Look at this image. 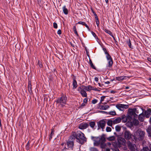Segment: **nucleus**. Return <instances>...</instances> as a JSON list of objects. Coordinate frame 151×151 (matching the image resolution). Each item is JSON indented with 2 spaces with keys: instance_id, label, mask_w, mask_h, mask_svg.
Returning a JSON list of instances; mask_svg holds the SVG:
<instances>
[{
  "instance_id": "obj_1",
  "label": "nucleus",
  "mask_w": 151,
  "mask_h": 151,
  "mask_svg": "<svg viewBox=\"0 0 151 151\" xmlns=\"http://www.w3.org/2000/svg\"><path fill=\"white\" fill-rule=\"evenodd\" d=\"M106 135L104 134H102L101 136L98 137H91V139H93L94 138H96V139H93V145L96 146H100L101 148L104 149L106 146V144L105 143L106 139L105 138Z\"/></svg>"
},
{
  "instance_id": "obj_2",
  "label": "nucleus",
  "mask_w": 151,
  "mask_h": 151,
  "mask_svg": "<svg viewBox=\"0 0 151 151\" xmlns=\"http://www.w3.org/2000/svg\"><path fill=\"white\" fill-rule=\"evenodd\" d=\"M71 136L74 137V139H76L77 142L82 145L87 141V139L85 137L84 134L81 132H74Z\"/></svg>"
},
{
  "instance_id": "obj_3",
  "label": "nucleus",
  "mask_w": 151,
  "mask_h": 151,
  "mask_svg": "<svg viewBox=\"0 0 151 151\" xmlns=\"http://www.w3.org/2000/svg\"><path fill=\"white\" fill-rule=\"evenodd\" d=\"M144 132L140 130H138L134 134V136L135 139L134 141L142 140H143L145 135Z\"/></svg>"
},
{
  "instance_id": "obj_4",
  "label": "nucleus",
  "mask_w": 151,
  "mask_h": 151,
  "mask_svg": "<svg viewBox=\"0 0 151 151\" xmlns=\"http://www.w3.org/2000/svg\"><path fill=\"white\" fill-rule=\"evenodd\" d=\"M124 138L127 140L128 141L130 140L132 142L134 141L135 138L134 135H133L129 130H127L126 128L124 131Z\"/></svg>"
},
{
  "instance_id": "obj_5",
  "label": "nucleus",
  "mask_w": 151,
  "mask_h": 151,
  "mask_svg": "<svg viewBox=\"0 0 151 151\" xmlns=\"http://www.w3.org/2000/svg\"><path fill=\"white\" fill-rule=\"evenodd\" d=\"M67 97L66 95L62 94L60 97L58 98L56 101L57 104H60L61 106L63 107L64 105L67 102Z\"/></svg>"
},
{
  "instance_id": "obj_6",
  "label": "nucleus",
  "mask_w": 151,
  "mask_h": 151,
  "mask_svg": "<svg viewBox=\"0 0 151 151\" xmlns=\"http://www.w3.org/2000/svg\"><path fill=\"white\" fill-rule=\"evenodd\" d=\"M74 138L73 136H70L67 142V145L68 149H70L71 150L73 149L74 146Z\"/></svg>"
},
{
  "instance_id": "obj_7",
  "label": "nucleus",
  "mask_w": 151,
  "mask_h": 151,
  "mask_svg": "<svg viewBox=\"0 0 151 151\" xmlns=\"http://www.w3.org/2000/svg\"><path fill=\"white\" fill-rule=\"evenodd\" d=\"M117 140L119 147H120L122 145L124 146L126 145V142L124 138L119 137H118Z\"/></svg>"
},
{
  "instance_id": "obj_8",
  "label": "nucleus",
  "mask_w": 151,
  "mask_h": 151,
  "mask_svg": "<svg viewBox=\"0 0 151 151\" xmlns=\"http://www.w3.org/2000/svg\"><path fill=\"white\" fill-rule=\"evenodd\" d=\"M106 124V122L103 119L97 122L98 128V130L101 128L102 130L104 129L105 126Z\"/></svg>"
},
{
  "instance_id": "obj_9",
  "label": "nucleus",
  "mask_w": 151,
  "mask_h": 151,
  "mask_svg": "<svg viewBox=\"0 0 151 151\" xmlns=\"http://www.w3.org/2000/svg\"><path fill=\"white\" fill-rule=\"evenodd\" d=\"M128 105H125L122 104H117L116 105V107L120 111H123L124 109H127L129 108Z\"/></svg>"
},
{
  "instance_id": "obj_10",
  "label": "nucleus",
  "mask_w": 151,
  "mask_h": 151,
  "mask_svg": "<svg viewBox=\"0 0 151 151\" xmlns=\"http://www.w3.org/2000/svg\"><path fill=\"white\" fill-rule=\"evenodd\" d=\"M106 58L108 61V65L107 67L109 68L111 67L113 64V61L111 56H110Z\"/></svg>"
},
{
  "instance_id": "obj_11",
  "label": "nucleus",
  "mask_w": 151,
  "mask_h": 151,
  "mask_svg": "<svg viewBox=\"0 0 151 151\" xmlns=\"http://www.w3.org/2000/svg\"><path fill=\"white\" fill-rule=\"evenodd\" d=\"M136 111V108L133 109L129 108L128 109V114L133 116L134 114H135V112Z\"/></svg>"
},
{
  "instance_id": "obj_12",
  "label": "nucleus",
  "mask_w": 151,
  "mask_h": 151,
  "mask_svg": "<svg viewBox=\"0 0 151 151\" xmlns=\"http://www.w3.org/2000/svg\"><path fill=\"white\" fill-rule=\"evenodd\" d=\"M89 126V124L87 123H84L81 124L79 127V128L83 129L87 128Z\"/></svg>"
},
{
  "instance_id": "obj_13",
  "label": "nucleus",
  "mask_w": 151,
  "mask_h": 151,
  "mask_svg": "<svg viewBox=\"0 0 151 151\" xmlns=\"http://www.w3.org/2000/svg\"><path fill=\"white\" fill-rule=\"evenodd\" d=\"M28 91L30 94H32L33 93L32 91V86L31 84V81H28Z\"/></svg>"
},
{
  "instance_id": "obj_14",
  "label": "nucleus",
  "mask_w": 151,
  "mask_h": 151,
  "mask_svg": "<svg viewBox=\"0 0 151 151\" xmlns=\"http://www.w3.org/2000/svg\"><path fill=\"white\" fill-rule=\"evenodd\" d=\"M145 116L144 113L142 112L140 114L138 117V119L141 122H143L145 119Z\"/></svg>"
},
{
  "instance_id": "obj_15",
  "label": "nucleus",
  "mask_w": 151,
  "mask_h": 151,
  "mask_svg": "<svg viewBox=\"0 0 151 151\" xmlns=\"http://www.w3.org/2000/svg\"><path fill=\"white\" fill-rule=\"evenodd\" d=\"M127 145L129 148L131 150H133L134 149L133 145L130 141H128Z\"/></svg>"
},
{
  "instance_id": "obj_16",
  "label": "nucleus",
  "mask_w": 151,
  "mask_h": 151,
  "mask_svg": "<svg viewBox=\"0 0 151 151\" xmlns=\"http://www.w3.org/2000/svg\"><path fill=\"white\" fill-rule=\"evenodd\" d=\"M140 151H151V145H150L149 147H144Z\"/></svg>"
},
{
  "instance_id": "obj_17",
  "label": "nucleus",
  "mask_w": 151,
  "mask_h": 151,
  "mask_svg": "<svg viewBox=\"0 0 151 151\" xmlns=\"http://www.w3.org/2000/svg\"><path fill=\"white\" fill-rule=\"evenodd\" d=\"M121 121V117H118L116 118L115 120L113 121V124H115L120 123Z\"/></svg>"
},
{
  "instance_id": "obj_18",
  "label": "nucleus",
  "mask_w": 151,
  "mask_h": 151,
  "mask_svg": "<svg viewBox=\"0 0 151 151\" xmlns=\"http://www.w3.org/2000/svg\"><path fill=\"white\" fill-rule=\"evenodd\" d=\"M81 24L85 26L88 29V30L89 31H90V28H89V27L87 25V24L84 22H81V21H79L78 22V23H77L76 24Z\"/></svg>"
},
{
  "instance_id": "obj_19",
  "label": "nucleus",
  "mask_w": 151,
  "mask_h": 151,
  "mask_svg": "<svg viewBox=\"0 0 151 151\" xmlns=\"http://www.w3.org/2000/svg\"><path fill=\"white\" fill-rule=\"evenodd\" d=\"M104 31L105 32L109 34L113 38L114 40L116 41V40L115 37L113 35L112 32L110 30H108L106 29H105L104 30Z\"/></svg>"
},
{
  "instance_id": "obj_20",
  "label": "nucleus",
  "mask_w": 151,
  "mask_h": 151,
  "mask_svg": "<svg viewBox=\"0 0 151 151\" xmlns=\"http://www.w3.org/2000/svg\"><path fill=\"white\" fill-rule=\"evenodd\" d=\"M73 89H75L77 87L78 85L77 82L75 78H73Z\"/></svg>"
},
{
  "instance_id": "obj_21",
  "label": "nucleus",
  "mask_w": 151,
  "mask_h": 151,
  "mask_svg": "<svg viewBox=\"0 0 151 151\" xmlns=\"http://www.w3.org/2000/svg\"><path fill=\"white\" fill-rule=\"evenodd\" d=\"M109 107V106L108 105H100L99 106V109L101 110H106Z\"/></svg>"
},
{
  "instance_id": "obj_22",
  "label": "nucleus",
  "mask_w": 151,
  "mask_h": 151,
  "mask_svg": "<svg viewBox=\"0 0 151 151\" xmlns=\"http://www.w3.org/2000/svg\"><path fill=\"white\" fill-rule=\"evenodd\" d=\"M144 115L146 118H149L151 115V114L147 110L145 111L144 112Z\"/></svg>"
},
{
  "instance_id": "obj_23",
  "label": "nucleus",
  "mask_w": 151,
  "mask_h": 151,
  "mask_svg": "<svg viewBox=\"0 0 151 151\" xmlns=\"http://www.w3.org/2000/svg\"><path fill=\"white\" fill-rule=\"evenodd\" d=\"M121 120L122 122L125 123L127 122V119H126V117L124 115H123L121 117Z\"/></svg>"
},
{
  "instance_id": "obj_24",
  "label": "nucleus",
  "mask_w": 151,
  "mask_h": 151,
  "mask_svg": "<svg viewBox=\"0 0 151 151\" xmlns=\"http://www.w3.org/2000/svg\"><path fill=\"white\" fill-rule=\"evenodd\" d=\"M103 50L104 51L105 54L106 55V58L110 56V55H109V53L108 52L106 48L103 47Z\"/></svg>"
},
{
  "instance_id": "obj_25",
  "label": "nucleus",
  "mask_w": 151,
  "mask_h": 151,
  "mask_svg": "<svg viewBox=\"0 0 151 151\" xmlns=\"http://www.w3.org/2000/svg\"><path fill=\"white\" fill-rule=\"evenodd\" d=\"M132 122L133 124L135 126H137L139 124V121L136 119H133Z\"/></svg>"
},
{
  "instance_id": "obj_26",
  "label": "nucleus",
  "mask_w": 151,
  "mask_h": 151,
  "mask_svg": "<svg viewBox=\"0 0 151 151\" xmlns=\"http://www.w3.org/2000/svg\"><path fill=\"white\" fill-rule=\"evenodd\" d=\"M63 12L66 15H67L68 14V10L66 8L65 6H64L63 7Z\"/></svg>"
},
{
  "instance_id": "obj_27",
  "label": "nucleus",
  "mask_w": 151,
  "mask_h": 151,
  "mask_svg": "<svg viewBox=\"0 0 151 151\" xmlns=\"http://www.w3.org/2000/svg\"><path fill=\"white\" fill-rule=\"evenodd\" d=\"M126 119H127V122L128 120V122H131L133 119V116L128 114L126 117Z\"/></svg>"
},
{
  "instance_id": "obj_28",
  "label": "nucleus",
  "mask_w": 151,
  "mask_h": 151,
  "mask_svg": "<svg viewBox=\"0 0 151 151\" xmlns=\"http://www.w3.org/2000/svg\"><path fill=\"white\" fill-rule=\"evenodd\" d=\"M112 145L114 147V148L116 147H119V146L118 145V142H112Z\"/></svg>"
},
{
  "instance_id": "obj_29",
  "label": "nucleus",
  "mask_w": 151,
  "mask_h": 151,
  "mask_svg": "<svg viewBox=\"0 0 151 151\" xmlns=\"http://www.w3.org/2000/svg\"><path fill=\"white\" fill-rule=\"evenodd\" d=\"M81 95L83 97H87V94L86 92L84 91V90L83 89L82 91H81L80 92Z\"/></svg>"
},
{
  "instance_id": "obj_30",
  "label": "nucleus",
  "mask_w": 151,
  "mask_h": 151,
  "mask_svg": "<svg viewBox=\"0 0 151 151\" xmlns=\"http://www.w3.org/2000/svg\"><path fill=\"white\" fill-rule=\"evenodd\" d=\"M89 63L91 67L93 69L96 70V67L93 65L91 60L89 58Z\"/></svg>"
},
{
  "instance_id": "obj_31",
  "label": "nucleus",
  "mask_w": 151,
  "mask_h": 151,
  "mask_svg": "<svg viewBox=\"0 0 151 151\" xmlns=\"http://www.w3.org/2000/svg\"><path fill=\"white\" fill-rule=\"evenodd\" d=\"M127 44L128 45V46H129L130 48L132 49L133 48V47L132 45V44L130 39H129V40L127 41Z\"/></svg>"
},
{
  "instance_id": "obj_32",
  "label": "nucleus",
  "mask_w": 151,
  "mask_h": 151,
  "mask_svg": "<svg viewBox=\"0 0 151 151\" xmlns=\"http://www.w3.org/2000/svg\"><path fill=\"white\" fill-rule=\"evenodd\" d=\"M90 126L92 128L94 127L95 125V123L94 122L91 121L89 123Z\"/></svg>"
},
{
  "instance_id": "obj_33",
  "label": "nucleus",
  "mask_w": 151,
  "mask_h": 151,
  "mask_svg": "<svg viewBox=\"0 0 151 151\" xmlns=\"http://www.w3.org/2000/svg\"><path fill=\"white\" fill-rule=\"evenodd\" d=\"M54 134V130L53 129H51V132L49 136V139L50 140L52 138V136Z\"/></svg>"
},
{
  "instance_id": "obj_34",
  "label": "nucleus",
  "mask_w": 151,
  "mask_h": 151,
  "mask_svg": "<svg viewBox=\"0 0 151 151\" xmlns=\"http://www.w3.org/2000/svg\"><path fill=\"white\" fill-rule=\"evenodd\" d=\"M112 123H113V121L111 120H108L107 123L108 125L111 127H112Z\"/></svg>"
},
{
  "instance_id": "obj_35",
  "label": "nucleus",
  "mask_w": 151,
  "mask_h": 151,
  "mask_svg": "<svg viewBox=\"0 0 151 151\" xmlns=\"http://www.w3.org/2000/svg\"><path fill=\"white\" fill-rule=\"evenodd\" d=\"M115 129L116 132H119L121 130V127L119 125H117L115 127Z\"/></svg>"
},
{
  "instance_id": "obj_36",
  "label": "nucleus",
  "mask_w": 151,
  "mask_h": 151,
  "mask_svg": "<svg viewBox=\"0 0 151 151\" xmlns=\"http://www.w3.org/2000/svg\"><path fill=\"white\" fill-rule=\"evenodd\" d=\"M116 80L118 81H122L123 80V78L122 76L116 77Z\"/></svg>"
},
{
  "instance_id": "obj_37",
  "label": "nucleus",
  "mask_w": 151,
  "mask_h": 151,
  "mask_svg": "<svg viewBox=\"0 0 151 151\" xmlns=\"http://www.w3.org/2000/svg\"><path fill=\"white\" fill-rule=\"evenodd\" d=\"M108 114L113 116L116 115V113L115 111L109 112Z\"/></svg>"
},
{
  "instance_id": "obj_38",
  "label": "nucleus",
  "mask_w": 151,
  "mask_h": 151,
  "mask_svg": "<svg viewBox=\"0 0 151 151\" xmlns=\"http://www.w3.org/2000/svg\"><path fill=\"white\" fill-rule=\"evenodd\" d=\"M115 137L114 136H112L107 138V139L109 141H113L115 139Z\"/></svg>"
},
{
  "instance_id": "obj_39",
  "label": "nucleus",
  "mask_w": 151,
  "mask_h": 151,
  "mask_svg": "<svg viewBox=\"0 0 151 151\" xmlns=\"http://www.w3.org/2000/svg\"><path fill=\"white\" fill-rule=\"evenodd\" d=\"M87 88L88 90H87V91H89L91 90H93V87L89 85L88 86Z\"/></svg>"
},
{
  "instance_id": "obj_40",
  "label": "nucleus",
  "mask_w": 151,
  "mask_h": 151,
  "mask_svg": "<svg viewBox=\"0 0 151 151\" xmlns=\"http://www.w3.org/2000/svg\"><path fill=\"white\" fill-rule=\"evenodd\" d=\"M90 150V151H98V150L97 148L94 147H91Z\"/></svg>"
},
{
  "instance_id": "obj_41",
  "label": "nucleus",
  "mask_w": 151,
  "mask_h": 151,
  "mask_svg": "<svg viewBox=\"0 0 151 151\" xmlns=\"http://www.w3.org/2000/svg\"><path fill=\"white\" fill-rule=\"evenodd\" d=\"M30 144L29 141L27 143L26 145V148L27 150H28L29 149Z\"/></svg>"
},
{
  "instance_id": "obj_42",
  "label": "nucleus",
  "mask_w": 151,
  "mask_h": 151,
  "mask_svg": "<svg viewBox=\"0 0 151 151\" xmlns=\"http://www.w3.org/2000/svg\"><path fill=\"white\" fill-rule=\"evenodd\" d=\"M147 131L148 134H150V132H151V126H149L148 127L147 129Z\"/></svg>"
},
{
  "instance_id": "obj_43",
  "label": "nucleus",
  "mask_w": 151,
  "mask_h": 151,
  "mask_svg": "<svg viewBox=\"0 0 151 151\" xmlns=\"http://www.w3.org/2000/svg\"><path fill=\"white\" fill-rule=\"evenodd\" d=\"M91 33L92 35L96 39H97L98 38V36L96 35L94 32H93V31H91Z\"/></svg>"
},
{
  "instance_id": "obj_44",
  "label": "nucleus",
  "mask_w": 151,
  "mask_h": 151,
  "mask_svg": "<svg viewBox=\"0 0 151 151\" xmlns=\"http://www.w3.org/2000/svg\"><path fill=\"white\" fill-rule=\"evenodd\" d=\"M106 130L107 132H110L111 131V129L110 127H107L106 128Z\"/></svg>"
},
{
  "instance_id": "obj_45",
  "label": "nucleus",
  "mask_w": 151,
  "mask_h": 151,
  "mask_svg": "<svg viewBox=\"0 0 151 151\" xmlns=\"http://www.w3.org/2000/svg\"><path fill=\"white\" fill-rule=\"evenodd\" d=\"M96 22L97 26L98 27H99V19H96Z\"/></svg>"
},
{
  "instance_id": "obj_46",
  "label": "nucleus",
  "mask_w": 151,
  "mask_h": 151,
  "mask_svg": "<svg viewBox=\"0 0 151 151\" xmlns=\"http://www.w3.org/2000/svg\"><path fill=\"white\" fill-rule=\"evenodd\" d=\"M38 65L40 68H42V65L40 60L38 61Z\"/></svg>"
},
{
  "instance_id": "obj_47",
  "label": "nucleus",
  "mask_w": 151,
  "mask_h": 151,
  "mask_svg": "<svg viewBox=\"0 0 151 151\" xmlns=\"http://www.w3.org/2000/svg\"><path fill=\"white\" fill-rule=\"evenodd\" d=\"M53 26L54 28L57 29L58 28V25L57 23L56 22H54L53 23Z\"/></svg>"
},
{
  "instance_id": "obj_48",
  "label": "nucleus",
  "mask_w": 151,
  "mask_h": 151,
  "mask_svg": "<svg viewBox=\"0 0 151 151\" xmlns=\"http://www.w3.org/2000/svg\"><path fill=\"white\" fill-rule=\"evenodd\" d=\"M98 101V100L96 99H94L92 101V103L93 104H96Z\"/></svg>"
},
{
  "instance_id": "obj_49",
  "label": "nucleus",
  "mask_w": 151,
  "mask_h": 151,
  "mask_svg": "<svg viewBox=\"0 0 151 151\" xmlns=\"http://www.w3.org/2000/svg\"><path fill=\"white\" fill-rule=\"evenodd\" d=\"M88 99L87 98H85L83 100V102L86 104L88 102Z\"/></svg>"
},
{
  "instance_id": "obj_50",
  "label": "nucleus",
  "mask_w": 151,
  "mask_h": 151,
  "mask_svg": "<svg viewBox=\"0 0 151 151\" xmlns=\"http://www.w3.org/2000/svg\"><path fill=\"white\" fill-rule=\"evenodd\" d=\"M123 78V80H126L127 78H129L130 77L127 76H122Z\"/></svg>"
},
{
  "instance_id": "obj_51",
  "label": "nucleus",
  "mask_w": 151,
  "mask_h": 151,
  "mask_svg": "<svg viewBox=\"0 0 151 151\" xmlns=\"http://www.w3.org/2000/svg\"><path fill=\"white\" fill-rule=\"evenodd\" d=\"M106 96H102L101 98V102H102L104 101V99L105 98Z\"/></svg>"
},
{
  "instance_id": "obj_52",
  "label": "nucleus",
  "mask_w": 151,
  "mask_h": 151,
  "mask_svg": "<svg viewBox=\"0 0 151 151\" xmlns=\"http://www.w3.org/2000/svg\"><path fill=\"white\" fill-rule=\"evenodd\" d=\"M82 87L83 88V89H85L87 91V90H88V89H87V87L86 86H85L84 85H82Z\"/></svg>"
},
{
  "instance_id": "obj_53",
  "label": "nucleus",
  "mask_w": 151,
  "mask_h": 151,
  "mask_svg": "<svg viewBox=\"0 0 151 151\" xmlns=\"http://www.w3.org/2000/svg\"><path fill=\"white\" fill-rule=\"evenodd\" d=\"M86 104L83 102V103L81 104V105L80 106V107L81 108H82L83 107L85 106Z\"/></svg>"
},
{
  "instance_id": "obj_54",
  "label": "nucleus",
  "mask_w": 151,
  "mask_h": 151,
  "mask_svg": "<svg viewBox=\"0 0 151 151\" xmlns=\"http://www.w3.org/2000/svg\"><path fill=\"white\" fill-rule=\"evenodd\" d=\"M82 86L79 87L78 88V91H80V92L81 91H82V88H81Z\"/></svg>"
},
{
  "instance_id": "obj_55",
  "label": "nucleus",
  "mask_w": 151,
  "mask_h": 151,
  "mask_svg": "<svg viewBox=\"0 0 151 151\" xmlns=\"http://www.w3.org/2000/svg\"><path fill=\"white\" fill-rule=\"evenodd\" d=\"M99 112L101 113H103V114H108V113L105 111H99Z\"/></svg>"
},
{
  "instance_id": "obj_56",
  "label": "nucleus",
  "mask_w": 151,
  "mask_h": 151,
  "mask_svg": "<svg viewBox=\"0 0 151 151\" xmlns=\"http://www.w3.org/2000/svg\"><path fill=\"white\" fill-rule=\"evenodd\" d=\"M57 33L58 35H61L62 33V32L61 30L60 29H59L58 30V32H57Z\"/></svg>"
},
{
  "instance_id": "obj_57",
  "label": "nucleus",
  "mask_w": 151,
  "mask_h": 151,
  "mask_svg": "<svg viewBox=\"0 0 151 151\" xmlns=\"http://www.w3.org/2000/svg\"><path fill=\"white\" fill-rule=\"evenodd\" d=\"M130 122V123H129L130 124L129 125V127H131L133 126V124L132 123V122L131 121V122Z\"/></svg>"
},
{
  "instance_id": "obj_58",
  "label": "nucleus",
  "mask_w": 151,
  "mask_h": 151,
  "mask_svg": "<svg viewBox=\"0 0 151 151\" xmlns=\"http://www.w3.org/2000/svg\"><path fill=\"white\" fill-rule=\"evenodd\" d=\"M74 33L76 35V36L77 37H78L79 35L77 32L76 30L74 31Z\"/></svg>"
},
{
  "instance_id": "obj_59",
  "label": "nucleus",
  "mask_w": 151,
  "mask_h": 151,
  "mask_svg": "<svg viewBox=\"0 0 151 151\" xmlns=\"http://www.w3.org/2000/svg\"><path fill=\"white\" fill-rule=\"evenodd\" d=\"M137 114L135 113V114H134L133 115V118L134 117V119H135V118H137Z\"/></svg>"
},
{
  "instance_id": "obj_60",
  "label": "nucleus",
  "mask_w": 151,
  "mask_h": 151,
  "mask_svg": "<svg viewBox=\"0 0 151 151\" xmlns=\"http://www.w3.org/2000/svg\"><path fill=\"white\" fill-rule=\"evenodd\" d=\"M94 15L95 16V18L96 19H98V17L96 14H95Z\"/></svg>"
},
{
  "instance_id": "obj_61",
  "label": "nucleus",
  "mask_w": 151,
  "mask_h": 151,
  "mask_svg": "<svg viewBox=\"0 0 151 151\" xmlns=\"http://www.w3.org/2000/svg\"><path fill=\"white\" fill-rule=\"evenodd\" d=\"M93 90L94 91H100V90H98L97 88H93Z\"/></svg>"
},
{
  "instance_id": "obj_62",
  "label": "nucleus",
  "mask_w": 151,
  "mask_h": 151,
  "mask_svg": "<svg viewBox=\"0 0 151 151\" xmlns=\"http://www.w3.org/2000/svg\"><path fill=\"white\" fill-rule=\"evenodd\" d=\"M116 92V91H114L113 90H112L110 91V93H114Z\"/></svg>"
},
{
  "instance_id": "obj_63",
  "label": "nucleus",
  "mask_w": 151,
  "mask_h": 151,
  "mask_svg": "<svg viewBox=\"0 0 151 151\" xmlns=\"http://www.w3.org/2000/svg\"><path fill=\"white\" fill-rule=\"evenodd\" d=\"M107 145L109 146H110L111 145H112V143H111V142H107Z\"/></svg>"
},
{
  "instance_id": "obj_64",
  "label": "nucleus",
  "mask_w": 151,
  "mask_h": 151,
  "mask_svg": "<svg viewBox=\"0 0 151 151\" xmlns=\"http://www.w3.org/2000/svg\"><path fill=\"white\" fill-rule=\"evenodd\" d=\"M147 60L149 62H151V57L150 58H148Z\"/></svg>"
}]
</instances>
